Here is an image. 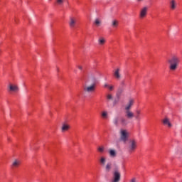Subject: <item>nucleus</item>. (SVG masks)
I'll use <instances>...</instances> for the list:
<instances>
[{
  "instance_id": "nucleus-35",
  "label": "nucleus",
  "mask_w": 182,
  "mask_h": 182,
  "mask_svg": "<svg viewBox=\"0 0 182 182\" xmlns=\"http://www.w3.org/2000/svg\"><path fill=\"white\" fill-rule=\"evenodd\" d=\"M137 2H143L144 0H136Z\"/></svg>"
},
{
  "instance_id": "nucleus-36",
  "label": "nucleus",
  "mask_w": 182,
  "mask_h": 182,
  "mask_svg": "<svg viewBox=\"0 0 182 182\" xmlns=\"http://www.w3.org/2000/svg\"><path fill=\"white\" fill-rule=\"evenodd\" d=\"M58 72H59V68H57Z\"/></svg>"
},
{
  "instance_id": "nucleus-26",
  "label": "nucleus",
  "mask_w": 182,
  "mask_h": 182,
  "mask_svg": "<svg viewBox=\"0 0 182 182\" xmlns=\"http://www.w3.org/2000/svg\"><path fill=\"white\" fill-rule=\"evenodd\" d=\"M99 153H105V146H101L97 148Z\"/></svg>"
},
{
  "instance_id": "nucleus-31",
  "label": "nucleus",
  "mask_w": 182,
  "mask_h": 182,
  "mask_svg": "<svg viewBox=\"0 0 182 182\" xmlns=\"http://www.w3.org/2000/svg\"><path fill=\"white\" fill-rule=\"evenodd\" d=\"M77 68L80 70H82L83 67L82 65H77Z\"/></svg>"
},
{
  "instance_id": "nucleus-7",
  "label": "nucleus",
  "mask_w": 182,
  "mask_h": 182,
  "mask_svg": "<svg viewBox=\"0 0 182 182\" xmlns=\"http://www.w3.org/2000/svg\"><path fill=\"white\" fill-rule=\"evenodd\" d=\"M125 117L127 119H132L134 117V113H133L130 109H125Z\"/></svg>"
},
{
  "instance_id": "nucleus-1",
  "label": "nucleus",
  "mask_w": 182,
  "mask_h": 182,
  "mask_svg": "<svg viewBox=\"0 0 182 182\" xmlns=\"http://www.w3.org/2000/svg\"><path fill=\"white\" fill-rule=\"evenodd\" d=\"M168 63L169 64L170 70L174 72V70H177V68H178L180 58L177 55H173L168 60Z\"/></svg>"
},
{
  "instance_id": "nucleus-19",
  "label": "nucleus",
  "mask_w": 182,
  "mask_h": 182,
  "mask_svg": "<svg viewBox=\"0 0 182 182\" xmlns=\"http://www.w3.org/2000/svg\"><path fill=\"white\" fill-rule=\"evenodd\" d=\"M112 170V163H107L105 166V171L109 173Z\"/></svg>"
},
{
  "instance_id": "nucleus-24",
  "label": "nucleus",
  "mask_w": 182,
  "mask_h": 182,
  "mask_svg": "<svg viewBox=\"0 0 182 182\" xmlns=\"http://www.w3.org/2000/svg\"><path fill=\"white\" fill-rule=\"evenodd\" d=\"M118 25H119V21H117V20H113L112 21V26L113 28H117Z\"/></svg>"
},
{
  "instance_id": "nucleus-9",
  "label": "nucleus",
  "mask_w": 182,
  "mask_h": 182,
  "mask_svg": "<svg viewBox=\"0 0 182 182\" xmlns=\"http://www.w3.org/2000/svg\"><path fill=\"white\" fill-rule=\"evenodd\" d=\"M119 124H121V126H127V124H129V121L127 119L122 117L119 118Z\"/></svg>"
},
{
  "instance_id": "nucleus-17",
  "label": "nucleus",
  "mask_w": 182,
  "mask_h": 182,
  "mask_svg": "<svg viewBox=\"0 0 182 182\" xmlns=\"http://www.w3.org/2000/svg\"><path fill=\"white\" fill-rule=\"evenodd\" d=\"M106 43V39L105 38L101 37L98 39V45L103 46Z\"/></svg>"
},
{
  "instance_id": "nucleus-8",
  "label": "nucleus",
  "mask_w": 182,
  "mask_h": 182,
  "mask_svg": "<svg viewBox=\"0 0 182 182\" xmlns=\"http://www.w3.org/2000/svg\"><path fill=\"white\" fill-rule=\"evenodd\" d=\"M114 77L117 80H119V79H122V75H120V68H117L114 70Z\"/></svg>"
},
{
  "instance_id": "nucleus-15",
  "label": "nucleus",
  "mask_w": 182,
  "mask_h": 182,
  "mask_svg": "<svg viewBox=\"0 0 182 182\" xmlns=\"http://www.w3.org/2000/svg\"><path fill=\"white\" fill-rule=\"evenodd\" d=\"M70 129V127L66 124H63L61 127V132L62 133H65V132H68Z\"/></svg>"
},
{
  "instance_id": "nucleus-5",
  "label": "nucleus",
  "mask_w": 182,
  "mask_h": 182,
  "mask_svg": "<svg viewBox=\"0 0 182 182\" xmlns=\"http://www.w3.org/2000/svg\"><path fill=\"white\" fill-rule=\"evenodd\" d=\"M136 149H137V142L134 140H131L128 146L129 153H132Z\"/></svg>"
},
{
  "instance_id": "nucleus-33",
  "label": "nucleus",
  "mask_w": 182,
  "mask_h": 182,
  "mask_svg": "<svg viewBox=\"0 0 182 182\" xmlns=\"http://www.w3.org/2000/svg\"><path fill=\"white\" fill-rule=\"evenodd\" d=\"M129 182H136V178H133Z\"/></svg>"
},
{
  "instance_id": "nucleus-21",
  "label": "nucleus",
  "mask_w": 182,
  "mask_h": 182,
  "mask_svg": "<svg viewBox=\"0 0 182 182\" xmlns=\"http://www.w3.org/2000/svg\"><path fill=\"white\" fill-rule=\"evenodd\" d=\"M122 93H123V88L119 87L117 92V97L119 99L120 97V96H122Z\"/></svg>"
},
{
  "instance_id": "nucleus-11",
  "label": "nucleus",
  "mask_w": 182,
  "mask_h": 182,
  "mask_svg": "<svg viewBox=\"0 0 182 182\" xmlns=\"http://www.w3.org/2000/svg\"><path fill=\"white\" fill-rule=\"evenodd\" d=\"M9 88L10 92H18V90H19V87H18L17 85H14L12 84L9 85Z\"/></svg>"
},
{
  "instance_id": "nucleus-29",
  "label": "nucleus",
  "mask_w": 182,
  "mask_h": 182,
  "mask_svg": "<svg viewBox=\"0 0 182 182\" xmlns=\"http://www.w3.org/2000/svg\"><path fill=\"white\" fill-rule=\"evenodd\" d=\"M102 117H107V112H103L102 114Z\"/></svg>"
},
{
  "instance_id": "nucleus-20",
  "label": "nucleus",
  "mask_w": 182,
  "mask_h": 182,
  "mask_svg": "<svg viewBox=\"0 0 182 182\" xmlns=\"http://www.w3.org/2000/svg\"><path fill=\"white\" fill-rule=\"evenodd\" d=\"M170 6H171V9L174 10L177 6V4H176V1L171 0L170 2Z\"/></svg>"
},
{
  "instance_id": "nucleus-32",
  "label": "nucleus",
  "mask_w": 182,
  "mask_h": 182,
  "mask_svg": "<svg viewBox=\"0 0 182 182\" xmlns=\"http://www.w3.org/2000/svg\"><path fill=\"white\" fill-rule=\"evenodd\" d=\"M124 81H122V82H121V84H120V87H123V86H124Z\"/></svg>"
},
{
  "instance_id": "nucleus-14",
  "label": "nucleus",
  "mask_w": 182,
  "mask_h": 182,
  "mask_svg": "<svg viewBox=\"0 0 182 182\" xmlns=\"http://www.w3.org/2000/svg\"><path fill=\"white\" fill-rule=\"evenodd\" d=\"M163 123L165 126H168V127H171L173 126L171 124V122H170V119H168V118H165L163 120Z\"/></svg>"
},
{
  "instance_id": "nucleus-30",
  "label": "nucleus",
  "mask_w": 182,
  "mask_h": 182,
  "mask_svg": "<svg viewBox=\"0 0 182 182\" xmlns=\"http://www.w3.org/2000/svg\"><path fill=\"white\" fill-rule=\"evenodd\" d=\"M63 1H64V0H57V4H58V5H62V4H63Z\"/></svg>"
},
{
  "instance_id": "nucleus-10",
  "label": "nucleus",
  "mask_w": 182,
  "mask_h": 182,
  "mask_svg": "<svg viewBox=\"0 0 182 182\" xmlns=\"http://www.w3.org/2000/svg\"><path fill=\"white\" fill-rule=\"evenodd\" d=\"M21 165V161L18 160V159H15L11 164V167L13 168H16L18 167H19V166Z\"/></svg>"
},
{
  "instance_id": "nucleus-27",
  "label": "nucleus",
  "mask_w": 182,
  "mask_h": 182,
  "mask_svg": "<svg viewBox=\"0 0 182 182\" xmlns=\"http://www.w3.org/2000/svg\"><path fill=\"white\" fill-rule=\"evenodd\" d=\"M107 100H113V96L111 94L107 95Z\"/></svg>"
},
{
  "instance_id": "nucleus-3",
  "label": "nucleus",
  "mask_w": 182,
  "mask_h": 182,
  "mask_svg": "<svg viewBox=\"0 0 182 182\" xmlns=\"http://www.w3.org/2000/svg\"><path fill=\"white\" fill-rule=\"evenodd\" d=\"M121 177L122 175L120 174V172L119 171V170L116 169L113 171L112 179L110 182H120Z\"/></svg>"
},
{
  "instance_id": "nucleus-13",
  "label": "nucleus",
  "mask_w": 182,
  "mask_h": 182,
  "mask_svg": "<svg viewBox=\"0 0 182 182\" xmlns=\"http://www.w3.org/2000/svg\"><path fill=\"white\" fill-rule=\"evenodd\" d=\"M134 103V100H130L128 102V104L125 106V110H130L132 109V106H133Z\"/></svg>"
},
{
  "instance_id": "nucleus-34",
  "label": "nucleus",
  "mask_w": 182,
  "mask_h": 182,
  "mask_svg": "<svg viewBox=\"0 0 182 182\" xmlns=\"http://www.w3.org/2000/svg\"><path fill=\"white\" fill-rule=\"evenodd\" d=\"M109 86V84H107V83H105V84L104 85V87H107V88H108Z\"/></svg>"
},
{
  "instance_id": "nucleus-2",
  "label": "nucleus",
  "mask_w": 182,
  "mask_h": 182,
  "mask_svg": "<svg viewBox=\"0 0 182 182\" xmlns=\"http://www.w3.org/2000/svg\"><path fill=\"white\" fill-rule=\"evenodd\" d=\"M83 90L85 93H94L96 90V83L93 82L90 85L85 86Z\"/></svg>"
},
{
  "instance_id": "nucleus-18",
  "label": "nucleus",
  "mask_w": 182,
  "mask_h": 182,
  "mask_svg": "<svg viewBox=\"0 0 182 182\" xmlns=\"http://www.w3.org/2000/svg\"><path fill=\"white\" fill-rule=\"evenodd\" d=\"M141 111H140V109L136 110L135 119H136V120H138L139 122H140V114H141Z\"/></svg>"
},
{
  "instance_id": "nucleus-22",
  "label": "nucleus",
  "mask_w": 182,
  "mask_h": 182,
  "mask_svg": "<svg viewBox=\"0 0 182 182\" xmlns=\"http://www.w3.org/2000/svg\"><path fill=\"white\" fill-rule=\"evenodd\" d=\"M94 23L96 26H100V25H102V20L100 18H95Z\"/></svg>"
},
{
  "instance_id": "nucleus-28",
  "label": "nucleus",
  "mask_w": 182,
  "mask_h": 182,
  "mask_svg": "<svg viewBox=\"0 0 182 182\" xmlns=\"http://www.w3.org/2000/svg\"><path fill=\"white\" fill-rule=\"evenodd\" d=\"M108 89L110 92H112V90H114V85H109Z\"/></svg>"
},
{
  "instance_id": "nucleus-23",
  "label": "nucleus",
  "mask_w": 182,
  "mask_h": 182,
  "mask_svg": "<svg viewBox=\"0 0 182 182\" xmlns=\"http://www.w3.org/2000/svg\"><path fill=\"white\" fill-rule=\"evenodd\" d=\"M110 157H116V150L110 149L109 151Z\"/></svg>"
},
{
  "instance_id": "nucleus-6",
  "label": "nucleus",
  "mask_w": 182,
  "mask_h": 182,
  "mask_svg": "<svg viewBox=\"0 0 182 182\" xmlns=\"http://www.w3.org/2000/svg\"><path fill=\"white\" fill-rule=\"evenodd\" d=\"M147 11H149V7L148 6H144L139 11V18L143 19V18H146L147 16Z\"/></svg>"
},
{
  "instance_id": "nucleus-25",
  "label": "nucleus",
  "mask_w": 182,
  "mask_h": 182,
  "mask_svg": "<svg viewBox=\"0 0 182 182\" xmlns=\"http://www.w3.org/2000/svg\"><path fill=\"white\" fill-rule=\"evenodd\" d=\"M100 161L102 166H105L106 164V158H105L104 156H102L100 158Z\"/></svg>"
},
{
  "instance_id": "nucleus-4",
  "label": "nucleus",
  "mask_w": 182,
  "mask_h": 182,
  "mask_svg": "<svg viewBox=\"0 0 182 182\" xmlns=\"http://www.w3.org/2000/svg\"><path fill=\"white\" fill-rule=\"evenodd\" d=\"M128 137H129V132H127V130L121 129L120 139L122 140V141H124V143H126V141H127Z\"/></svg>"
},
{
  "instance_id": "nucleus-16",
  "label": "nucleus",
  "mask_w": 182,
  "mask_h": 182,
  "mask_svg": "<svg viewBox=\"0 0 182 182\" xmlns=\"http://www.w3.org/2000/svg\"><path fill=\"white\" fill-rule=\"evenodd\" d=\"M112 123L115 126L120 124V118L119 117H116L115 118L113 119Z\"/></svg>"
},
{
  "instance_id": "nucleus-12",
  "label": "nucleus",
  "mask_w": 182,
  "mask_h": 182,
  "mask_svg": "<svg viewBox=\"0 0 182 182\" xmlns=\"http://www.w3.org/2000/svg\"><path fill=\"white\" fill-rule=\"evenodd\" d=\"M76 18H70V21H69V26L70 28H73L76 25Z\"/></svg>"
}]
</instances>
